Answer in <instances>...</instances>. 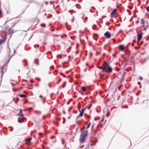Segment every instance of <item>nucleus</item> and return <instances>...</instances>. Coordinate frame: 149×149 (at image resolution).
<instances>
[{"instance_id": "c9c22d12", "label": "nucleus", "mask_w": 149, "mask_h": 149, "mask_svg": "<svg viewBox=\"0 0 149 149\" xmlns=\"http://www.w3.org/2000/svg\"><path fill=\"white\" fill-rule=\"evenodd\" d=\"M100 77L101 78H102V76L101 75V74L100 75Z\"/></svg>"}, {"instance_id": "f3484780", "label": "nucleus", "mask_w": 149, "mask_h": 149, "mask_svg": "<svg viewBox=\"0 0 149 149\" xmlns=\"http://www.w3.org/2000/svg\"><path fill=\"white\" fill-rule=\"evenodd\" d=\"M91 125V123L90 122H89L88 125L86 127L87 129H88L90 126Z\"/></svg>"}, {"instance_id": "9b49d317", "label": "nucleus", "mask_w": 149, "mask_h": 149, "mask_svg": "<svg viewBox=\"0 0 149 149\" xmlns=\"http://www.w3.org/2000/svg\"><path fill=\"white\" fill-rule=\"evenodd\" d=\"M6 40V38H4L2 39H1V40H0V45H1V44L4 42Z\"/></svg>"}, {"instance_id": "a19ab883", "label": "nucleus", "mask_w": 149, "mask_h": 149, "mask_svg": "<svg viewBox=\"0 0 149 149\" xmlns=\"http://www.w3.org/2000/svg\"><path fill=\"white\" fill-rule=\"evenodd\" d=\"M146 29V28H144V29Z\"/></svg>"}, {"instance_id": "37998d69", "label": "nucleus", "mask_w": 149, "mask_h": 149, "mask_svg": "<svg viewBox=\"0 0 149 149\" xmlns=\"http://www.w3.org/2000/svg\"><path fill=\"white\" fill-rule=\"evenodd\" d=\"M59 82H60V81H59V82H58L57 83L58 84V83H59Z\"/></svg>"}, {"instance_id": "9d476101", "label": "nucleus", "mask_w": 149, "mask_h": 149, "mask_svg": "<svg viewBox=\"0 0 149 149\" xmlns=\"http://www.w3.org/2000/svg\"><path fill=\"white\" fill-rule=\"evenodd\" d=\"M103 65V67L100 66L99 67V68L101 70L102 69V71L103 72H105V67L104 65Z\"/></svg>"}, {"instance_id": "7c9ffc66", "label": "nucleus", "mask_w": 149, "mask_h": 149, "mask_svg": "<svg viewBox=\"0 0 149 149\" xmlns=\"http://www.w3.org/2000/svg\"><path fill=\"white\" fill-rule=\"evenodd\" d=\"M39 134H40V136H41L42 137V136H42V133H39Z\"/></svg>"}, {"instance_id": "de8ad7c7", "label": "nucleus", "mask_w": 149, "mask_h": 149, "mask_svg": "<svg viewBox=\"0 0 149 149\" xmlns=\"http://www.w3.org/2000/svg\"><path fill=\"white\" fill-rule=\"evenodd\" d=\"M148 76H149V74H148Z\"/></svg>"}, {"instance_id": "a878e982", "label": "nucleus", "mask_w": 149, "mask_h": 149, "mask_svg": "<svg viewBox=\"0 0 149 149\" xmlns=\"http://www.w3.org/2000/svg\"><path fill=\"white\" fill-rule=\"evenodd\" d=\"M69 12H70V13H72V12H74V11L73 10H69Z\"/></svg>"}, {"instance_id": "a18cd8bd", "label": "nucleus", "mask_w": 149, "mask_h": 149, "mask_svg": "<svg viewBox=\"0 0 149 149\" xmlns=\"http://www.w3.org/2000/svg\"><path fill=\"white\" fill-rule=\"evenodd\" d=\"M82 94L83 95H84V94L83 93H82Z\"/></svg>"}, {"instance_id": "c85d7f7f", "label": "nucleus", "mask_w": 149, "mask_h": 149, "mask_svg": "<svg viewBox=\"0 0 149 149\" xmlns=\"http://www.w3.org/2000/svg\"><path fill=\"white\" fill-rule=\"evenodd\" d=\"M39 97H40V98H41L43 97V96H42V95H40L39 96Z\"/></svg>"}, {"instance_id": "6ab92c4d", "label": "nucleus", "mask_w": 149, "mask_h": 149, "mask_svg": "<svg viewBox=\"0 0 149 149\" xmlns=\"http://www.w3.org/2000/svg\"><path fill=\"white\" fill-rule=\"evenodd\" d=\"M63 123L64 124L65 123L66 120L65 118L64 117L63 118Z\"/></svg>"}, {"instance_id": "bb28decb", "label": "nucleus", "mask_w": 149, "mask_h": 149, "mask_svg": "<svg viewBox=\"0 0 149 149\" xmlns=\"http://www.w3.org/2000/svg\"><path fill=\"white\" fill-rule=\"evenodd\" d=\"M123 108H128V106L127 105H126L125 106V107H124Z\"/></svg>"}, {"instance_id": "7ed1b4c3", "label": "nucleus", "mask_w": 149, "mask_h": 149, "mask_svg": "<svg viewBox=\"0 0 149 149\" xmlns=\"http://www.w3.org/2000/svg\"><path fill=\"white\" fill-rule=\"evenodd\" d=\"M19 117L18 118V121L19 123L23 122V120L24 118V115L22 113V110L20 109V111L19 114Z\"/></svg>"}, {"instance_id": "aec40b11", "label": "nucleus", "mask_w": 149, "mask_h": 149, "mask_svg": "<svg viewBox=\"0 0 149 149\" xmlns=\"http://www.w3.org/2000/svg\"><path fill=\"white\" fill-rule=\"evenodd\" d=\"M144 20L143 19H142L141 20V24H143L144 23Z\"/></svg>"}, {"instance_id": "58836bf2", "label": "nucleus", "mask_w": 149, "mask_h": 149, "mask_svg": "<svg viewBox=\"0 0 149 149\" xmlns=\"http://www.w3.org/2000/svg\"><path fill=\"white\" fill-rule=\"evenodd\" d=\"M79 52L78 51H77V52H76V54H77Z\"/></svg>"}, {"instance_id": "2eb2a0df", "label": "nucleus", "mask_w": 149, "mask_h": 149, "mask_svg": "<svg viewBox=\"0 0 149 149\" xmlns=\"http://www.w3.org/2000/svg\"><path fill=\"white\" fill-rule=\"evenodd\" d=\"M19 96L21 97H26V95L24 94H19Z\"/></svg>"}, {"instance_id": "ddd939ff", "label": "nucleus", "mask_w": 149, "mask_h": 149, "mask_svg": "<svg viewBox=\"0 0 149 149\" xmlns=\"http://www.w3.org/2000/svg\"><path fill=\"white\" fill-rule=\"evenodd\" d=\"M32 139V138H29L26 140V141L27 143H29Z\"/></svg>"}, {"instance_id": "c03bdc74", "label": "nucleus", "mask_w": 149, "mask_h": 149, "mask_svg": "<svg viewBox=\"0 0 149 149\" xmlns=\"http://www.w3.org/2000/svg\"><path fill=\"white\" fill-rule=\"evenodd\" d=\"M59 82H60V81H59V82H58L57 83L58 84V83H59Z\"/></svg>"}, {"instance_id": "f704fd0d", "label": "nucleus", "mask_w": 149, "mask_h": 149, "mask_svg": "<svg viewBox=\"0 0 149 149\" xmlns=\"http://www.w3.org/2000/svg\"><path fill=\"white\" fill-rule=\"evenodd\" d=\"M106 54L105 53H104L103 54V56H105L106 55Z\"/></svg>"}, {"instance_id": "49530a36", "label": "nucleus", "mask_w": 149, "mask_h": 149, "mask_svg": "<svg viewBox=\"0 0 149 149\" xmlns=\"http://www.w3.org/2000/svg\"><path fill=\"white\" fill-rule=\"evenodd\" d=\"M61 120V119H59V120Z\"/></svg>"}, {"instance_id": "72a5a7b5", "label": "nucleus", "mask_w": 149, "mask_h": 149, "mask_svg": "<svg viewBox=\"0 0 149 149\" xmlns=\"http://www.w3.org/2000/svg\"><path fill=\"white\" fill-rule=\"evenodd\" d=\"M139 21L138 20V21H137V22H136V23H139Z\"/></svg>"}, {"instance_id": "39448f33", "label": "nucleus", "mask_w": 149, "mask_h": 149, "mask_svg": "<svg viewBox=\"0 0 149 149\" xmlns=\"http://www.w3.org/2000/svg\"><path fill=\"white\" fill-rule=\"evenodd\" d=\"M10 28L8 26H6L1 31L2 32L5 33H7V32H8V30L9 31Z\"/></svg>"}, {"instance_id": "f03ea898", "label": "nucleus", "mask_w": 149, "mask_h": 149, "mask_svg": "<svg viewBox=\"0 0 149 149\" xmlns=\"http://www.w3.org/2000/svg\"><path fill=\"white\" fill-rule=\"evenodd\" d=\"M103 65H105V71L107 73H110L112 72V69L109 66V63L104 61Z\"/></svg>"}, {"instance_id": "b1692460", "label": "nucleus", "mask_w": 149, "mask_h": 149, "mask_svg": "<svg viewBox=\"0 0 149 149\" xmlns=\"http://www.w3.org/2000/svg\"><path fill=\"white\" fill-rule=\"evenodd\" d=\"M139 79L141 80H142L143 79V78L142 77L140 76L139 77Z\"/></svg>"}, {"instance_id": "5701e85b", "label": "nucleus", "mask_w": 149, "mask_h": 149, "mask_svg": "<svg viewBox=\"0 0 149 149\" xmlns=\"http://www.w3.org/2000/svg\"><path fill=\"white\" fill-rule=\"evenodd\" d=\"M62 142L63 144H64L65 143V141L63 139H62Z\"/></svg>"}, {"instance_id": "1a4fd4ad", "label": "nucleus", "mask_w": 149, "mask_h": 149, "mask_svg": "<svg viewBox=\"0 0 149 149\" xmlns=\"http://www.w3.org/2000/svg\"><path fill=\"white\" fill-rule=\"evenodd\" d=\"M117 10V9H115L111 13V17H113L114 14L116 13Z\"/></svg>"}, {"instance_id": "20e7f679", "label": "nucleus", "mask_w": 149, "mask_h": 149, "mask_svg": "<svg viewBox=\"0 0 149 149\" xmlns=\"http://www.w3.org/2000/svg\"><path fill=\"white\" fill-rule=\"evenodd\" d=\"M86 107H85V108L82 109L81 111L80 110V107L78 108L79 111L80 112V113L76 117V119H78L80 117H82L83 116L84 112L86 110Z\"/></svg>"}, {"instance_id": "a211bd4d", "label": "nucleus", "mask_w": 149, "mask_h": 149, "mask_svg": "<svg viewBox=\"0 0 149 149\" xmlns=\"http://www.w3.org/2000/svg\"><path fill=\"white\" fill-rule=\"evenodd\" d=\"M40 26L43 27H45V24L44 23L41 24H40Z\"/></svg>"}, {"instance_id": "4be33fe9", "label": "nucleus", "mask_w": 149, "mask_h": 149, "mask_svg": "<svg viewBox=\"0 0 149 149\" xmlns=\"http://www.w3.org/2000/svg\"><path fill=\"white\" fill-rule=\"evenodd\" d=\"M54 2H50V3L51 5H53V7H54Z\"/></svg>"}, {"instance_id": "ea45409f", "label": "nucleus", "mask_w": 149, "mask_h": 149, "mask_svg": "<svg viewBox=\"0 0 149 149\" xmlns=\"http://www.w3.org/2000/svg\"><path fill=\"white\" fill-rule=\"evenodd\" d=\"M70 118V117H68V119H69Z\"/></svg>"}, {"instance_id": "79ce46f5", "label": "nucleus", "mask_w": 149, "mask_h": 149, "mask_svg": "<svg viewBox=\"0 0 149 149\" xmlns=\"http://www.w3.org/2000/svg\"><path fill=\"white\" fill-rule=\"evenodd\" d=\"M59 82H60V81H59V82H58L57 83L58 84V83H59Z\"/></svg>"}, {"instance_id": "0eeeda50", "label": "nucleus", "mask_w": 149, "mask_h": 149, "mask_svg": "<svg viewBox=\"0 0 149 149\" xmlns=\"http://www.w3.org/2000/svg\"><path fill=\"white\" fill-rule=\"evenodd\" d=\"M142 37V33L140 34H137V40L138 41H139L141 39Z\"/></svg>"}, {"instance_id": "4468645a", "label": "nucleus", "mask_w": 149, "mask_h": 149, "mask_svg": "<svg viewBox=\"0 0 149 149\" xmlns=\"http://www.w3.org/2000/svg\"><path fill=\"white\" fill-rule=\"evenodd\" d=\"M35 62H36V64L37 65H38L39 64V59H36L35 60Z\"/></svg>"}, {"instance_id": "f8f14e48", "label": "nucleus", "mask_w": 149, "mask_h": 149, "mask_svg": "<svg viewBox=\"0 0 149 149\" xmlns=\"http://www.w3.org/2000/svg\"><path fill=\"white\" fill-rule=\"evenodd\" d=\"M9 31L8 30V32H7L6 34L9 35L12 33H13V30H12L11 28L10 29Z\"/></svg>"}, {"instance_id": "f257e3e1", "label": "nucleus", "mask_w": 149, "mask_h": 149, "mask_svg": "<svg viewBox=\"0 0 149 149\" xmlns=\"http://www.w3.org/2000/svg\"><path fill=\"white\" fill-rule=\"evenodd\" d=\"M88 133V132L87 130L81 132L79 139V141L81 143H84L85 142L86 138L87 136Z\"/></svg>"}, {"instance_id": "4c0bfd02", "label": "nucleus", "mask_w": 149, "mask_h": 149, "mask_svg": "<svg viewBox=\"0 0 149 149\" xmlns=\"http://www.w3.org/2000/svg\"><path fill=\"white\" fill-rule=\"evenodd\" d=\"M93 126H94V125H93L92 126V128H93Z\"/></svg>"}, {"instance_id": "dca6fc26", "label": "nucleus", "mask_w": 149, "mask_h": 149, "mask_svg": "<svg viewBox=\"0 0 149 149\" xmlns=\"http://www.w3.org/2000/svg\"><path fill=\"white\" fill-rule=\"evenodd\" d=\"M81 89L82 90L84 91H85L86 90V88L84 86H83L82 87Z\"/></svg>"}, {"instance_id": "393cba45", "label": "nucleus", "mask_w": 149, "mask_h": 149, "mask_svg": "<svg viewBox=\"0 0 149 149\" xmlns=\"http://www.w3.org/2000/svg\"><path fill=\"white\" fill-rule=\"evenodd\" d=\"M25 61V63L24 64V65L25 66H26L27 65V63L26 61Z\"/></svg>"}, {"instance_id": "473e14b6", "label": "nucleus", "mask_w": 149, "mask_h": 149, "mask_svg": "<svg viewBox=\"0 0 149 149\" xmlns=\"http://www.w3.org/2000/svg\"><path fill=\"white\" fill-rule=\"evenodd\" d=\"M86 65H87V66H88V63H86Z\"/></svg>"}, {"instance_id": "c756f323", "label": "nucleus", "mask_w": 149, "mask_h": 149, "mask_svg": "<svg viewBox=\"0 0 149 149\" xmlns=\"http://www.w3.org/2000/svg\"><path fill=\"white\" fill-rule=\"evenodd\" d=\"M72 107H71L69 109V111H70L72 109Z\"/></svg>"}, {"instance_id": "6e6552de", "label": "nucleus", "mask_w": 149, "mask_h": 149, "mask_svg": "<svg viewBox=\"0 0 149 149\" xmlns=\"http://www.w3.org/2000/svg\"><path fill=\"white\" fill-rule=\"evenodd\" d=\"M118 48L121 51H123L125 49V47L123 45H121L119 46Z\"/></svg>"}, {"instance_id": "cd10ccee", "label": "nucleus", "mask_w": 149, "mask_h": 149, "mask_svg": "<svg viewBox=\"0 0 149 149\" xmlns=\"http://www.w3.org/2000/svg\"><path fill=\"white\" fill-rule=\"evenodd\" d=\"M113 56L116 58V54H114L113 55Z\"/></svg>"}, {"instance_id": "2f4dec72", "label": "nucleus", "mask_w": 149, "mask_h": 149, "mask_svg": "<svg viewBox=\"0 0 149 149\" xmlns=\"http://www.w3.org/2000/svg\"><path fill=\"white\" fill-rule=\"evenodd\" d=\"M54 137H55V136H52L51 137V139H53L54 138Z\"/></svg>"}, {"instance_id": "e433bc0d", "label": "nucleus", "mask_w": 149, "mask_h": 149, "mask_svg": "<svg viewBox=\"0 0 149 149\" xmlns=\"http://www.w3.org/2000/svg\"><path fill=\"white\" fill-rule=\"evenodd\" d=\"M63 113H64V114H65V111H63Z\"/></svg>"}, {"instance_id": "423d86ee", "label": "nucleus", "mask_w": 149, "mask_h": 149, "mask_svg": "<svg viewBox=\"0 0 149 149\" xmlns=\"http://www.w3.org/2000/svg\"><path fill=\"white\" fill-rule=\"evenodd\" d=\"M104 35L107 38H110L111 36V33L108 31H107L105 33Z\"/></svg>"}, {"instance_id": "412c9836", "label": "nucleus", "mask_w": 149, "mask_h": 149, "mask_svg": "<svg viewBox=\"0 0 149 149\" xmlns=\"http://www.w3.org/2000/svg\"><path fill=\"white\" fill-rule=\"evenodd\" d=\"M146 10L148 12H149V6L146 7Z\"/></svg>"}]
</instances>
